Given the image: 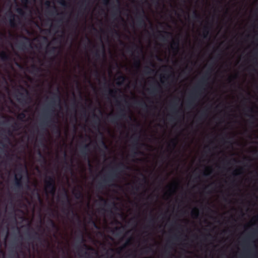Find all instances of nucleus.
<instances>
[{"instance_id": "obj_1", "label": "nucleus", "mask_w": 258, "mask_h": 258, "mask_svg": "<svg viewBox=\"0 0 258 258\" xmlns=\"http://www.w3.org/2000/svg\"><path fill=\"white\" fill-rule=\"evenodd\" d=\"M56 102L58 103V105L60 106V98L59 95L53 93V96L51 98V101L45 110L44 118L41 125L52 126V131L54 133L60 137L61 135L60 128L59 125L56 124L55 121L52 117L54 111V109L56 105Z\"/></svg>"}, {"instance_id": "obj_2", "label": "nucleus", "mask_w": 258, "mask_h": 258, "mask_svg": "<svg viewBox=\"0 0 258 258\" xmlns=\"http://www.w3.org/2000/svg\"><path fill=\"white\" fill-rule=\"evenodd\" d=\"M210 75V73L207 72L192 89L187 101L188 107H191L195 106L196 102L201 97L203 93L205 90V87L208 85Z\"/></svg>"}, {"instance_id": "obj_3", "label": "nucleus", "mask_w": 258, "mask_h": 258, "mask_svg": "<svg viewBox=\"0 0 258 258\" xmlns=\"http://www.w3.org/2000/svg\"><path fill=\"white\" fill-rule=\"evenodd\" d=\"M127 168L128 167L123 163L118 164L116 167L103 176L101 182L98 184L99 188H102L105 185H110L111 183L113 182L118 177L119 173L122 169Z\"/></svg>"}, {"instance_id": "obj_4", "label": "nucleus", "mask_w": 258, "mask_h": 258, "mask_svg": "<svg viewBox=\"0 0 258 258\" xmlns=\"http://www.w3.org/2000/svg\"><path fill=\"white\" fill-rule=\"evenodd\" d=\"M63 198L64 200H66V202L64 201H62V204L65 205L67 204V205L68 206V209H63L62 211L63 212H67L66 214L67 215H69L70 213H71L73 216V217H76L77 219V220L79 224L81 223V220L80 219V218L79 216L77 214L74 210L71 204V200L70 199V198L68 196V194L67 193V190H64V192L63 194Z\"/></svg>"}, {"instance_id": "obj_5", "label": "nucleus", "mask_w": 258, "mask_h": 258, "mask_svg": "<svg viewBox=\"0 0 258 258\" xmlns=\"http://www.w3.org/2000/svg\"><path fill=\"white\" fill-rule=\"evenodd\" d=\"M46 191L50 195L54 196L55 194L56 187L55 180L53 176H47L44 180Z\"/></svg>"}, {"instance_id": "obj_6", "label": "nucleus", "mask_w": 258, "mask_h": 258, "mask_svg": "<svg viewBox=\"0 0 258 258\" xmlns=\"http://www.w3.org/2000/svg\"><path fill=\"white\" fill-rule=\"evenodd\" d=\"M21 88L25 92V93L18 92V94L21 97L17 98V99L20 103L28 104L32 101V98L30 96L29 91L27 89L22 86H21Z\"/></svg>"}, {"instance_id": "obj_7", "label": "nucleus", "mask_w": 258, "mask_h": 258, "mask_svg": "<svg viewBox=\"0 0 258 258\" xmlns=\"http://www.w3.org/2000/svg\"><path fill=\"white\" fill-rule=\"evenodd\" d=\"M136 17L137 25L140 27H146V23L145 22V19H148V18L143 8L141 9V11L137 9Z\"/></svg>"}, {"instance_id": "obj_8", "label": "nucleus", "mask_w": 258, "mask_h": 258, "mask_svg": "<svg viewBox=\"0 0 258 258\" xmlns=\"http://www.w3.org/2000/svg\"><path fill=\"white\" fill-rule=\"evenodd\" d=\"M133 147L132 149V156L136 157L137 155L143 154L139 148L140 137L137 136H134L133 137Z\"/></svg>"}, {"instance_id": "obj_9", "label": "nucleus", "mask_w": 258, "mask_h": 258, "mask_svg": "<svg viewBox=\"0 0 258 258\" xmlns=\"http://www.w3.org/2000/svg\"><path fill=\"white\" fill-rule=\"evenodd\" d=\"M126 117V114L125 110L124 108H120L119 111L118 112L116 115L112 117L110 121L113 124L118 125V121L120 119H124ZM119 124L122 125L119 123Z\"/></svg>"}, {"instance_id": "obj_10", "label": "nucleus", "mask_w": 258, "mask_h": 258, "mask_svg": "<svg viewBox=\"0 0 258 258\" xmlns=\"http://www.w3.org/2000/svg\"><path fill=\"white\" fill-rule=\"evenodd\" d=\"M14 184L15 187L17 189L20 190L23 188L22 173L21 170H20L17 174H15Z\"/></svg>"}, {"instance_id": "obj_11", "label": "nucleus", "mask_w": 258, "mask_h": 258, "mask_svg": "<svg viewBox=\"0 0 258 258\" xmlns=\"http://www.w3.org/2000/svg\"><path fill=\"white\" fill-rule=\"evenodd\" d=\"M78 240L79 241L80 243H82V245L81 246L79 249V250L83 252H84V250H90L92 249V248L88 246L86 244H85L86 240L84 238L83 234L81 232L80 235L78 237Z\"/></svg>"}, {"instance_id": "obj_12", "label": "nucleus", "mask_w": 258, "mask_h": 258, "mask_svg": "<svg viewBox=\"0 0 258 258\" xmlns=\"http://www.w3.org/2000/svg\"><path fill=\"white\" fill-rule=\"evenodd\" d=\"M244 110L250 113V114H246V115L249 117V121L251 124H253L254 122L256 120V117L253 114L256 111L253 107H246Z\"/></svg>"}, {"instance_id": "obj_13", "label": "nucleus", "mask_w": 258, "mask_h": 258, "mask_svg": "<svg viewBox=\"0 0 258 258\" xmlns=\"http://www.w3.org/2000/svg\"><path fill=\"white\" fill-rule=\"evenodd\" d=\"M90 144H85L83 146L80 150V152L83 157L87 159L89 162V166H91L90 161L89 159V152H90L89 149Z\"/></svg>"}, {"instance_id": "obj_14", "label": "nucleus", "mask_w": 258, "mask_h": 258, "mask_svg": "<svg viewBox=\"0 0 258 258\" xmlns=\"http://www.w3.org/2000/svg\"><path fill=\"white\" fill-rule=\"evenodd\" d=\"M148 90L149 93L153 95H156L162 92L161 86L157 82H156V85L152 86Z\"/></svg>"}, {"instance_id": "obj_15", "label": "nucleus", "mask_w": 258, "mask_h": 258, "mask_svg": "<svg viewBox=\"0 0 258 258\" xmlns=\"http://www.w3.org/2000/svg\"><path fill=\"white\" fill-rule=\"evenodd\" d=\"M22 37L25 40V41H21L19 43L18 47L21 49H24L26 48V45L29 44L31 46L30 43V39L26 36H22Z\"/></svg>"}, {"instance_id": "obj_16", "label": "nucleus", "mask_w": 258, "mask_h": 258, "mask_svg": "<svg viewBox=\"0 0 258 258\" xmlns=\"http://www.w3.org/2000/svg\"><path fill=\"white\" fill-rule=\"evenodd\" d=\"M0 58L1 60L4 62L10 61L11 60L10 54L5 51H2L0 53Z\"/></svg>"}, {"instance_id": "obj_17", "label": "nucleus", "mask_w": 258, "mask_h": 258, "mask_svg": "<svg viewBox=\"0 0 258 258\" xmlns=\"http://www.w3.org/2000/svg\"><path fill=\"white\" fill-rule=\"evenodd\" d=\"M164 33L165 35H163L161 32H159V38L163 41H165L167 40V39L172 37V34L167 31H164Z\"/></svg>"}, {"instance_id": "obj_18", "label": "nucleus", "mask_w": 258, "mask_h": 258, "mask_svg": "<svg viewBox=\"0 0 258 258\" xmlns=\"http://www.w3.org/2000/svg\"><path fill=\"white\" fill-rule=\"evenodd\" d=\"M210 29L211 27L208 24L204 26L203 33L204 38H207L208 37Z\"/></svg>"}, {"instance_id": "obj_19", "label": "nucleus", "mask_w": 258, "mask_h": 258, "mask_svg": "<svg viewBox=\"0 0 258 258\" xmlns=\"http://www.w3.org/2000/svg\"><path fill=\"white\" fill-rule=\"evenodd\" d=\"M117 3H118V6H116V7H113V15H120V13H121V11H120V1L119 0H117Z\"/></svg>"}, {"instance_id": "obj_20", "label": "nucleus", "mask_w": 258, "mask_h": 258, "mask_svg": "<svg viewBox=\"0 0 258 258\" xmlns=\"http://www.w3.org/2000/svg\"><path fill=\"white\" fill-rule=\"evenodd\" d=\"M105 91H107L109 96L114 98L115 97V95L117 93L118 91L120 92L118 89H111L109 87L107 88V90H105Z\"/></svg>"}, {"instance_id": "obj_21", "label": "nucleus", "mask_w": 258, "mask_h": 258, "mask_svg": "<svg viewBox=\"0 0 258 258\" xmlns=\"http://www.w3.org/2000/svg\"><path fill=\"white\" fill-rule=\"evenodd\" d=\"M15 16H16L14 14H13L12 12H10L9 21H10V25L12 27H15L16 26L15 20Z\"/></svg>"}, {"instance_id": "obj_22", "label": "nucleus", "mask_w": 258, "mask_h": 258, "mask_svg": "<svg viewBox=\"0 0 258 258\" xmlns=\"http://www.w3.org/2000/svg\"><path fill=\"white\" fill-rule=\"evenodd\" d=\"M135 103L141 107L144 110H147L149 106L147 103L144 101H136Z\"/></svg>"}, {"instance_id": "obj_23", "label": "nucleus", "mask_w": 258, "mask_h": 258, "mask_svg": "<svg viewBox=\"0 0 258 258\" xmlns=\"http://www.w3.org/2000/svg\"><path fill=\"white\" fill-rule=\"evenodd\" d=\"M31 73L32 74H37L42 71V69L40 67H38L35 64H32L31 67Z\"/></svg>"}, {"instance_id": "obj_24", "label": "nucleus", "mask_w": 258, "mask_h": 258, "mask_svg": "<svg viewBox=\"0 0 258 258\" xmlns=\"http://www.w3.org/2000/svg\"><path fill=\"white\" fill-rule=\"evenodd\" d=\"M171 48L172 49L178 51L179 49V41L178 40L175 41L173 40L171 44Z\"/></svg>"}, {"instance_id": "obj_25", "label": "nucleus", "mask_w": 258, "mask_h": 258, "mask_svg": "<svg viewBox=\"0 0 258 258\" xmlns=\"http://www.w3.org/2000/svg\"><path fill=\"white\" fill-rule=\"evenodd\" d=\"M48 224L52 228L56 229L57 230H58V227L57 225L56 224V223L54 222V221L53 220L49 219L48 220Z\"/></svg>"}, {"instance_id": "obj_26", "label": "nucleus", "mask_w": 258, "mask_h": 258, "mask_svg": "<svg viewBox=\"0 0 258 258\" xmlns=\"http://www.w3.org/2000/svg\"><path fill=\"white\" fill-rule=\"evenodd\" d=\"M192 18L197 21H200L202 19L201 15L196 11H194L192 16Z\"/></svg>"}, {"instance_id": "obj_27", "label": "nucleus", "mask_w": 258, "mask_h": 258, "mask_svg": "<svg viewBox=\"0 0 258 258\" xmlns=\"http://www.w3.org/2000/svg\"><path fill=\"white\" fill-rule=\"evenodd\" d=\"M33 238L37 239L38 240V241H41L42 240V238L39 235V234L37 232H35L34 235H33V236L29 235V239H33Z\"/></svg>"}, {"instance_id": "obj_28", "label": "nucleus", "mask_w": 258, "mask_h": 258, "mask_svg": "<svg viewBox=\"0 0 258 258\" xmlns=\"http://www.w3.org/2000/svg\"><path fill=\"white\" fill-rule=\"evenodd\" d=\"M74 196L77 199H83L84 195L82 192L80 190H78L77 192L74 193Z\"/></svg>"}, {"instance_id": "obj_29", "label": "nucleus", "mask_w": 258, "mask_h": 258, "mask_svg": "<svg viewBox=\"0 0 258 258\" xmlns=\"http://www.w3.org/2000/svg\"><path fill=\"white\" fill-rule=\"evenodd\" d=\"M207 116V110H203L202 111L201 113H200V116H199V119L200 120H203L204 118H205V117H206Z\"/></svg>"}, {"instance_id": "obj_30", "label": "nucleus", "mask_w": 258, "mask_h": 258, "mask_svg": "<svg viewBox=\"0 0 258 258\" xmlns=\"http://www.w3.org/2000/svg\"><path fill=\"white\" fill-rule=\"evenodd\" d=\"M199 215V212L198 209L195 208L194 209H193L192 210V211H191V215L194 217L197 218V217H198Z\"/></svg>"}, {"instance_id": "obj_31", "label": "nucleus", "mask_w": 258, "mask_h": 258, "mask_svg": "<svg viewBox=\"0 0 258 258\" xmlns=\"http://www.w3.org/2000/svg\"><path fill=\"white\" fill-rule=\"evenodd\" d=\"M13 131H17L20 128L19 123L17 122H14V124L11 125Z\"/></svg>"}, {"instance_id": "obj_32", "label": "nucleus", "mask_w": 258, "mask_h": 258, "mask_svg": "<svg viewBox=\"0 0 258 258\" xmlns=\"http://www.w3.org/2000/svg\"><path fill=\"white\" fill-rule=\"evenodd\" d=\"M172 112L175 115L177 116L178 113L179 112V110L177 109L176 105H174L172 106L171 109Z\"/></svg>"}, {"instance_id": "obj_33", "label": "nucleus", "mask_w": 258, "mask_h": 258, "mask_svg": "<svg viewBox=\"0 0 258 258\" xmlns=\"http://www.w3.org/2000/svg\"><path fill=\"white\" fill-rule=\"evenodd\" d=\"M258 60V49L255 51L254 53V55L252 57V60L254 63H257V61Z\"/></svg>"}, {"instance_id": "obj_34", "label": "nucleus", "mask_w": 258, "mask_h": 258, "mask_svg": "<svg viewBox=\"0 0 258 258\" xmlns=\"http://www.w3.org/2000/svg\"><path fill=\"white\" fill-rule=\"evenodd\" d=\"M26 117V115L25 112L20 113L18 116V119L19 120L23 121L24 118Z\"/></svg>"}, {"instance_id": "obj_35", "label": "nucleus", "mask_w": 258, "mask_h": 258, "mask_svg": "<svg viewBox=\"0 0 258 258\" xmlns=\"http://www.w3.org/2000/svg\"><path fill=\"white\" fill-rule=\"evenodd\" d=\"M16 12L21 16H23L25 15V12L23 9L21 8H17Z\"/></svg>"}, {"instance_id": "obj_36", "label": "nucleus", "mask_w": 258, "mask_h": 258, "mask_svg": "<svg viewBox=\"0 0 258 258\" xmlns=\"http://www.w3.org/2000/svg\"><path fill=\"white\" fill-rule=\"evenodd\" d=\"M145 72L147 74H151L155 72V71L148 67H146Z\"/></svg>"}, {"instance_id": "obj_37", "label": "nucleus", "mask_w": 258, "mask_h": 258, "mask_svg": "<svg viewBox=\"0 0 258 258\" xmlns=\"http://www.w3.org/2000/svg\"><path fill=\"white\" fill-rule=\"evenodd\" d=\"M84 0H82L80 6L79 10L80 12L82 11H84L86 10V6L84 5Z\"/></svg>"}, {"instance_id": "obj_38", "label": "nucleus", "mask_w": 258, "mask_h": 258, "mask_svg": "<svg viewBox=\"0 0 258 258\" xmlns=\"http://www.w3.org/2000/svg\"><path fill=\"white\" fill-rule=\"evenodd\" d=\"M94 56L97 59L100 58V49L99 48H97L96 49V51H95V53H94Z\"/></svg>"}, {"instance_id": "obj_39", "label": "nucleus", "mask_w": 258, "mask_h": 258, "mask_svg": "<svg viewBox=\"0 0 258 258\" xmlns=\"http://www.w3.org/2000/svg\"><path fill=\"white\" fill-rule=\"evenodd\" d=\"M58 2L60 5L65 7L68 5V3L65 0H59Z\"/></svg>"}, {"instance_id": "obj_40", "label": "nucleus", "mask_w": 258, "mask_h": 258, "mask_svg": "<svg viewBox=\"0 0 258 258\" xmlns=\"http://www.w3.org/2000/svg\"><path fill=\"white\" fill-rule=\"evenodd\" d=\"M241 170H242V168H239L238 169H237L236 170H235L233 173V175L234 176H236L237 175H239L240 174H241Z\"/></svg>"}, {"instance_id": "obj_41", "label": "nucleus", "mask_w": 258, "mask_h": 258, "mask_svg": "<svg viewBox=\"0 0 258 258\" xmlns=\"http://www.w3.org/2000/svg\"><path fill=\"white\" fill-rule=\"evenodd\" d=\"M2 117L3 118H7V120L6 121H4V122H3L2 123L3 124L6 123H8V122H10V120H14V118L13 117H11V116L6 117V116H5L4 115H3Z\"/></svg>"}, {"instance_id": "obj_42", "label": "nucleus", "mask_w": 258, "mask_h": 258, "mask_svg": "<svg viewBox=\"0 0 258 258\" xmlns=\"http://www.w3.org/2000/svg\"><path fill=\"white\" fill-rule=\"evenodd\" d=\"M57 49V47L53 46L49 51H47V52H49L50 54H54L56 52Z\"/></svg>"}, {"instance_id": "obj_43", "label": "nucleus", "mask_w": 258, "mask_h": 258, "mask_svg": "<svg viewBox=\"0 0 258 258\" xmlns=\"http://www.w3.org/2000/svg\"><path fill=\"white\" fill-rule=\"evenodd\" d=\"M93 117L94 118H96V120H94V123L95 124H97V125H99V121H100V120H99V118L98 117V116H97L96 114H95L94 113L93 114Z\"/></svg>"}, {"instance_id": "obj_44", "label": "nucleus", "mask_w": 258, "mask_h": 258, "mask_svg": "<svg viewBox=\"0 0 258 258\" xmlns=\"http://www.w3.org/2000/svg\"><path fill=\"white\" fill-rule=\"evenodd\" d=\"M131 244V239H128V240H127V241H126V242L124 244V245L120 248V249L121 250L122 249L124 248L126 246L129 245Z\"/></svg>"}, {"instance_id": "obj_45", "label": "nucleus", "mask_w": 258, "mask_h": 258, "mask_svg": "<svg viewBox=\"0 0 258 258\" xmlns=\"http://www.w3.org/2000/svg\"><path fill=\"white\" fill-rule=\"evenodd\" d=\"M38 154L41 158H42L44 161V162L45 163L46 162V160L45 157L42 155V154L41 153L40 151H38Z\"/></svg>"}, {"instance_id": "obj_46", "label": "nucleus", "mask_w": 258, "mask_h": 258, "mask_svg": "<svg viewBox=\"0 0 258 258\" xmlns=\"http://www.w3.org/2000/svg\"><path fill=\"white\" fill-rule=\"evenodd\" d=\"M140 64H141V62H140V59H138L137 60L135 61V66L137 68H139L140 67Z\"/></svg>"}, {"instance_id": "obj_47", "label": "nucleus", "mask_w": 258, "mask_h": 258, "mask_svg": "<svg viewBox=\"0 0 258 258\" xmlns=\"http://www.w3.org/2000/svg\"><path fill=\"white\" fill-rule=\"evenodd\" d=\"M111 31H112V32L113 33L115 34L117 37H120L119 32L117 30H115V29H113V30H111Z\"/></svg>"}, {"instance_id": "obj_48", "label": "nucleus", "mask_w": 258, "mask_h": 258, "mask_svg": "<svg viewBox=\"0 0 258 258\" xmlns=\"http://www.w3.org/2000/svg\"><path fill=\"white\" fill-rule=\"evenodd\" d=\"M22 3L25 5L24 7L25 8H27V5L29 3V0H21Z\"/></svg>"}, {"instance_id": "obj_49", "label": "nucleus", "mask_w": 258, "mask_h": 258, "mask_svg": "<svg viewBox=\"0 0 258 258\" xmlns=\"http://www.w3.org/2000/svg\"><path fill=\"white\" fill-rule=\"evenodd\" d=\"M134 47H136L137 49L139 48V47L137 45H136L135 44H134V45H133V47H128L127 48L128 50V51H133V48H134Z\"/></svg>"}, {"instance_id": "obj_50", "label": "nucleus", "mask_w": 258, "mask_h": 258, "mask_svg": "<svg viewBox=\"0 0 258 258\" xmlns=\"http://www.w3.org/2000/svg\"><path fill=\"white\" fill-rule=\"evenodd\" d=\"M237 78V75H235L233 76H231L229 78V81L230 82L232 81L233 80L236 79Z\"/></svg>"}, {"instance_id": "obj_51", "label": "nucleus", "mask_w": 258, "mask_h": 258, "mask_svg": "<svg viewBox=\"0 0 258 258\" xmlns=\"http://www.w3.org/2000/svg\"><path fill=\"white\" fill-rule=\"evenodd\" d=\"M163 78L167 79L168 77H171L174 78V74L173 72H171V74L168 76L167 77H166L165 76H163L162 77Z\"/></svg>"}, {"instance_id": "obj_52", "label": "nucleus", "mask_w": 258, "mask_h": 258, "mask_svg": "<svg viewBox=\"0 0 258 258\" xmlns=\"http://www.w3.org/2000/svg\"><path fill=\"white\" fill-rule=\"evenodd\" d=\"M110 0H102V3L105 6H108L109 4Z\"/></svg>"}, {"instance_id": "obj_53", "label": "nucleus", "mask_w": 258, "mask_h": 258, "mask_svg": "<svg viewBox=\"0 0 258 258\" xmlns=\"http://www.w3.org/2000/svg\"><path fill=\"white\" fill-rule=\"evenodd\" d=\"M117 79L118 80H121L122 82H123L125 80V77L124 76H120V77H119L117 78Z\"/></svg>"}, {"instance_id": "obj_54", "label": "nucleus", "mask_w": 258, "mask_h": 258, "mask_svg": "<svg viewBox=\"0 0 258 258\" xmlns=\"http://www.w3.org/2000/svg\"><path fill=\"white\" fill-rule=\"evenodd\" d=\"M101 142L102 145L103 146V147L105 149H107V147L103 139L101 140Z\"/></svg>"}, {"instance_id": "obj_55", "label": "nucleus", "mask_w": 258, "mask_h": 258, "mask_svg": "<svg viewBox=\"0 0 258 258\" xmlns=\"http://www.w3.org/2000/svg\"><path fill=\"white\" fill-rule=\"evenodd\" d=\"M100 200L101 201H102V202H103L104 203V204H105V206H109V205L107 204L106 201L104 199H103V198L101 197L100 198Z\"/></svg>"}, {"instance_id": "obj_56", "label": "nucleus", "mask_w": 258, "mask_h": 258, "mask_svg": "<svg viewBox=\"0 0 258 258\" xmlns=\"http://www.w3.org/2000/svg\"><path fill=\"white\" fill-rule=\"evenodd\" d=\"M170 142H171V143L172 144L173 147H175L176 145L175 140H172Z\"/></svg>"}, {"instance_id": "obj_57", "label": "nucleus", "mask_w": 258, "mask_h": 258, "mask_svg": "<svg viewBox=\"0 0 258 258\" xmlns=\"http://www.w3.org/2000/svg\"><path fill=\"white\" fill-rule=\"evenodd\" d=\"M45 5L47 7H49L50 6V2L49 1H47L45 3Z\"/></svg>"}, {"instance_id": "obj_58", "label": "nucleus", "mask_w": 258, "mask_h": 258, "mask_svg": "<svg viewBox=\"0 0 258 258\" xmlns=\"http://www.w3.org/2000/svg\"><path fill=\"white\" fill-rule=\"evenodd\" d=\"M4 140L6 142H10V139H9V138L7 136H4Z\"/></svg>"}, {"instance_id": "obj_59", "label": "nucleus", "mask_w": 258, "mask_h": 258, "mask_svg": "<svg viewBox=\"0 0 258 258\" xmlns=\"http://www.w3.org/2000/svg\"><path fill=\"white\" fill-rule=\"evenodd\" d=\"M210 174H211V172H208V173H207V172H204L203 173V175H204V176L207 177V176H209L210 175Z\"/></svg>"}, {"instance_id": "obj_60", "label": "nucleus", "mask_w": 258, "mask_h": 258, "mask_svg": "<svg viewBox=\"0 0 258 258\" xmlns=\"http://www.w3.org/2000/svg\"><path fill=\"white\" fill-rule=\"evenodd\" d=\"M155 219H154V218H152L149 220V222H150V223H152V224H153V223H155Z\"/></svg>"}, {"instance_id": "obj_61", "label": "nucleus", "mask_w": 258, "mask_h": 258, "mask_svg": "<svg viewBox=\"0 0 258 258\" xmlns=\"http://www.w3.org/2000/svg\"><path fill=\"white\" fill-rule=\"evenodd\" d=\"M12 156H13V155H12ZM11 156H12V155H10V154H7V155H6V157H7V159H8V160H12Z\"/></svg>"}, {"instance_id": "obj_62", "label": "nucleus", "mask_w": 258, "mask_h": 258, "mask_svg": "<svg viewBox=\"0 0 258 258\" xmlns=\"http://www.w3.org/2000/svg\"><path fill=\"white\" fill-rule=\"evenodd\" d=\"M7 133L9 136H11L12 135V132L9 129L7 131Z\"/></svg>"}, {"instance_id": "obj_63", "label": "nucleus", "mask_w": 258, "mask_h": 258, "mask_svg": "<svg viewBox=\"0 0 258 258\" xmlns=\"http://www.w3.org/2000/svg\"><path fill=\"white\" fill-rule=\"evenodd\" d=\"M73 105L74 106V110L76 111V101H74L73 103Z\"/></svg>"}, {"instance_id": "obj_64", "label": "nucleus", "mask_w": 258, "mask_h": 258, "mask_svg": "<svg viewBox=\"0 0 258 258\" xmlns=\"http://www.w3.org/2000/svg\"><path fill=\"white\" fill-rule=\"evenodd\" d=\"M95 75H96V76L98 77L99 76V72L97 70H96L95 71Z\"/></svg>"}]
</instances>
